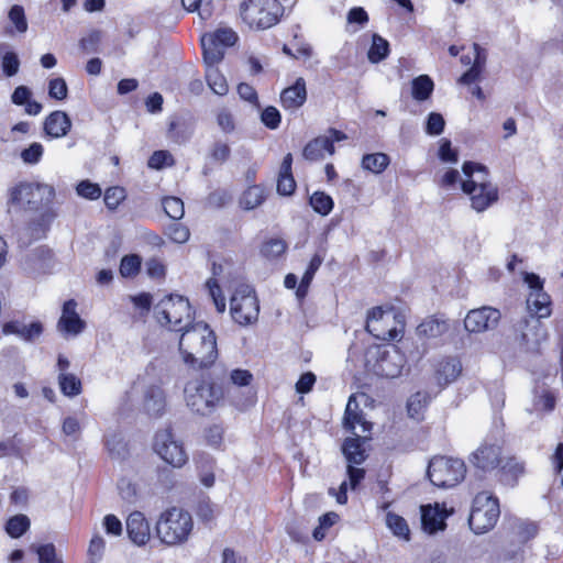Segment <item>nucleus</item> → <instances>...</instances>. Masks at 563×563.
I'll return each instance as SVG.
<instances>
[{"label":"nucleus","mask_w":563,"mask_h":563,"mask_svg":"<svg viewBox=\"0 0 563 563\" xmlns=\"http://www.w3.org/2000/svg\"><path fill=\"white\" fill-rule=\"evenodd\" d=\"M183 361L194 369L209 367L218 357L214 332L208 324L198 322L186 328L179 339Z\"/></svg>","instance_id":"f257e3e1"},{"label":"nucleus","mask_w":563,"mask_h":563,"mask_svg":"<svg viewBox=\"0 0 563 563\" xmlns=\"http://www.w3.org/2000/svg\"><path fill=\"white\" fill-rule=\"evenodd\" d=\"M194 527L195 522L190 512L180 507H170L159 515L155 531L163 544L177 547L188 542Z\"/></svg>","instance_id":"f03ea898"},{"label":"nucleus","mask_w":563,"mask_h":563,"mask_svg":"<svg viewBox=\"0 0 563 563\" xmlns=\"http://www.w3.org/2000/svg\"><path fill=\"white\" fill-rule=\"evenodd\" d=\"M222 398V386L206 379H194L185 387L186 405L201 416L211 413Z\"/></svg>","instance_id":"7ed1b4c3"},{"label":"nucleus","mask_w":563,"mask_h":563,"mask_svg":"<svg viewBox=\"0 0 563 563\" xmlns=\"http://www.w3.org/2000/svg\"><path fill=\"white\" fill-rule=\"evenodd\" d=\"M55 197L52 186L37 183H21L10 190L9 202L24 210L40 211L49 208Z\"/></svg>","instance_id":"20e7f679"},{"label":"nucleus","mask_w":563,"mask_h":563,"mask_svg":"<svg viewBox=\"0 0 563 563\" xmlns=\"http://www.w3.org/2000/svg\"><path fill=\"white\" fill-rule=\"evenodd\" d=\"M157 321L168 325L173 331H185L191 322L189 301L183 296L169 295L164 297L154 308Z\"/></svg>","instance_id":"39448f33"},{"label":"nucleus","mask_w":563,"mask_h":563,"mask_svg":"<svg viewBox=\"0 0 563 563\" xmlns=\"http://www.w3.org/2000/svg\"><path fill=\"white\" fill-rule=\"evenodd\" d=\"M278 0H246L240 5L243 21L252 29L266 30L274 26L282 15Z\"/></svg>","instance_id":"423d86ee"},{"label":"nucleus","mask_w":563,"mask_h":563,"mask_svg":"<svg viewBox=\"0 0 563 563\" xmlns=\"http://www.w3.org/2000/svg\"><path fill=\"white\" fill-rule=\"evenodd\" d=\"M500 516L498 499L486 492L478 493L468 518L470 528L477 534L493 529Z\"/></svg>","instance_id":"0eeeda50"},{"label":"nucleus","mask_w":563,"mask_h":563,"mask_svg":"<svg viewBox=\"0 0 563 563\" xmlns=\"http://www.w3.org/2000/svg\"><path fill=\"white\" fill-rule=\"evenodd\" d=\"M464 461L446 456H435L428 465V477L438 487L449 488L457 485L465 476Z\"/></svg>","instance_id":"6e6552de"},{"label":"nucleus","mask_w":563,"mask_h":563,"mask_svg":"<svg viewBox=\"0 0 563 563\" xmlns=\"http://www.w3.org/2000/svg\"><path fill=\"white\" fill-rule=\"evenodd\" d=\"M230 312L233 320L247 325L258 318L260 305L254 289L250 285L238 286L230 300Z\"/></svg>","instance_id":"1a4fd4ad"},{"label":"nucleus","mask_w":563,"mask_h":563,"mask_svg":"<svg viewBox=\"0 0 563 563\" xmlns=\"http://www.w3.org/2000/svg\"><path fill=\"white\" fill-rule=\"evenodd\" d=\"M153 450L164 462L175 468L183 467L188 461L183 442L175 438L170 428L156 432Z\"/></svg>","instance_id":"9d476101"},{"label":"nucleus","mask_w":563,"mask_h":563,"mask_svg":"<svg viewBox=\"0 0 563 563\" xmlns=\"http://www.w3.org/2000/svg\"><path fill=\"white\" fill-rule=\"evenodd\" d=\"M525 282L531 289L527 298V309L530 313L529 317H533L536 319L550 317L552 312L551 298L543 290V282L541 278L534 273H526Z\"/></svg>","instance_id":"9b49d317"},{"label":"nucleus","mask_w":563,"mask_h":563,"mask_svg":"<svg viewBox=\"0 0 563 563\" xmlns=\"http://www.w3.org/2000/svg\"><path fill=\"white\" fill-rule=\"evenodd\" d=\"M374 354L376 362L373 369L376 375L396 378L401 374L406 364V357L396 346H378L375 349Z\"/></svg>","instance_id":"f8f14e48"},{"label":"nucleus","mask_w":563,"mask_h":563,"mask_svg":"<svg viewBox=\"0 0 563 563\" xmlns=\"http://www.w3.org/2000/svg\"><path fill=\"white\" fill-rule=\"evenodd\" d=\"M394 320L395 314L391 311H384L380 307H375L368 312L366 330L379 340H396L402 331V325L400 329L387 327Z\"/></svg>","instance_id":"ddd939ff"},{"label":"nucleus","mask_w":563,"mask_h":563,"mask_svg":"<svg viewBox=\"0 0 563 563\" xmlns=\"http://www.w3.org/2000/svg\"><path fill=\"white\" fill-rule=\"evenodd\" d=\"M500 317L501 314L498 309L484 306L468 311L464 319V327L466 331L472 333L489 331L497 327Z\"/></svg>","instance_id":"4468645a"},{"label":"nucleus","mask_w":563,"mask_h":563,"mask_svg":"<svg viewBox=\"0 0 563 563\" xmlns=\"http://www.w3.org/2000/svg\"><path fill=\"white\" fill-rule=\"evenodd\" d=\"M540 320L525 317L515 325L516 331L520 333L521 342L530 350L537 349L548 339V331Z\"/></svg>","instance_id":"2eb2a0df"},{"label":"nucleus","mask_w":563,"mask_h":563,"mask_svg":"<svg viewBox=\"0 0 563 563\" xmlns=\"http://www.w3.org/2000/svg\"><path fill=\"white\" fill-rule=\"evenodd\" d=\"M462 190L468 195L471 200V207L476 212H483L490 206L496 203L499 198L498 187L496 185H484L482 186H461Z\"/></svg>","instance_id":"dca6fc26"},{"label":"nucleus","mask_w":563,"mask_h":563,"mask_svg":"<svg viewBox=\"0 0 563 563\" xmlns=\"http://www.w3.org/2000/svg\"><path fill=\"white\" fill-rule=\"evenodd\" d=\"M500 446L496 444H482L470 457L471 464L482 472L495 470L500 463Z\"/></svg>","instance_id":"f3484780"},{"label":"nucleus","mask_w":563,"mask_h":563,"mask_svg":"<svg viewBox=\"0 0 563 563\" xmlns=\"http://www.w3.org/2000/svg\"><path fill=\"white\" fill-rule=\"evenodd\" d=\"M512 540L518 543L516 550L507 552L509 559H521V545L533 539L538 533V526L522 519H515L510 522Z\"/></svg>","instance_id":"a211bd4d"},{"label":"nucleus","mask_w":563,"mask_h":563,"mask_svg":"<svg viewBox=\"0 0 563 563\" xmlns=\"http://www.w3.org/2000/svg\"><path fill=\"white\" fill-rule=\"evenodd\" d=\"M449 515L450 512L444 507L441 508L439 504L421 506V526L423 531L434 534L438 531L444 530L446 527L445 519Z\"/></svg>","instance_id":"6ab92c4d"},{"label":"nucleus","mask_w":563,"mask_h":563,"mask_svg":"<svg viewBox=\"0 0 563 563\" xmlns=\"http://www.w3.org/2000/svg\"><path fill=\"white\" fill-rule=\"evenodd\" d=\"M55 218L56 213L51 207L40 210L38 214L31 219L25 227L24 231L29 239L23 243L29 244L44 238Z\"/></svg>","instance_id":"aec40b11"},{"label":"nucleus","mask_w":563,"mask_h":563,"mask_svg":"<svg viewBox=\"0 0 563 563\" xmlns=\"http://www.w3.org/2000/svg\"><path fill=\"white\" fill-rule=\"evenodd\" d=\"M126 531L136 545H145L151 538L150 523L141 511H133L126 518Z\"/></svg>","instance_id":"412c9836"},{"label":"nucleus","mask_w":563,"mask_h":563,"mask_svg":"<svg viewBox=\"0 0 563 563\" xmlns=\"http://www.w3.org/2000/svg\"><path fill=\"white\" fill-rule=\"evenodd\" d=\"M307 100L306 81L299 77L295 84L285 88L280 93V102L286 110H297Z\"/></svg>","instance_id":"4be33fe9"},{"label":"nucleus","mask_w":563,"mask_h":563,"mask_svg":"<svg viewBox=\"0 0 563 563\" xmlns=\"http://www.w3.org/2000/svg\"><path fill=\"white\" fill-rule=\"evenodd\" d=\"M71 128V121L66 112L53 111L44 121V132L52 139L65 136Z\"/></svg>","instance_id":"5701e85b"},{"label":"nucleus","mask_w":563,"mask_h":563,"mask_svg":"<svg viewBox=\"0 0 563 563\" xmlns=\"http://www.w3.org/2000/svg\"><path fill=\"white\" fill-rule=\"evenodd\" d=\"M166 407L165 393L158 385H150L144 390L143 408L152 417L161 416Z\"/></svg>","instance_id":"b1692460"},{"label":"nucleus","mask_w":563,"mask_h":563,"mask_svg":"<svg viewBox=\"0 0 563 563\" xmlns=\"http://www.w3.org/2000/svg\"><path fill=\"white\" fill-rule=\"evenodd\" d=\"M461 362L455 357H448L440 361L435 368V379L440 386H446L454 382L461 374Z\"/></svg>","instance_id":"393cba45"},{"label":"nucleus","mask_w":563,"mask_h":563,"mask_svg":"<svg viewBox=\"0 0 563 563\" xmlns=\"http://www.w3.org/2000/svg\"><path fill=\"white\" fill-rule=\"evenodd\" d=\"M462 170L464 175L466 176V179L461 183V186H482L484 185H494L488 179V170L487 168L477 163L473 162H465L463 164Z\"/></svg>","instance_id":"a878e982"},{"label":"nucleus","mask_w":563,"mask_h":563,"mask_svg":"<svg viewBox=\"0 0 563 563\" xmlns=\"http://www.w3.org/2000/svg\"><path fill=\"white\" fill-rule=\"evenodd\" d=\"M334 154V145L327 136H318L310 141L303 148L302 155L306 159L316 162L324 157V154Z\"/></svg>","instance_id":"bb28decb"},{"label":"nucleus","mask_w":563,"mask_h":563,"mask_svg":"<svg viewBox=\"0 0 563 563\" xmlns=\"http://www.w3.org/2000/svg\"><path fill=\"white\" fill-rule=\"evenodd\" d=\"M473 49H474V54H475L474 63H473L472 67L466 73H464L460 78V82H462L464 85H470V84L478 80L481 77V74L483 73L485 65H486V60H487L486 49L481 47L477 43H474Z\"/></svg>","instance_id":"cd10ccee"},{"label":"nucleus","mask_w":563,"mask_h":563,"mask_svg":"<svg viewBox=\"0 0 563 563\" xmlns=\"http://www.w3.org/2000/svg\"><path fill=\"white\" fill-rule=\"evenodd\" d=\"M363 442L364 440L361 437L345 439L342 445V453L347 464L361 465L366 460Z\"/></svg>","instance_id":"c85d7f7f"},{"label":"nucleus","mask_w":563,"mask_h":563,"mask_svg":"<svg viewBox=\"0 0 563 563\" xmlns=\"http://www.w3.org/2000/svg\"><path fill=\"white\" fill-rule=\"evenodd\" d=\"M43 331V327L40 322H32L25 324L19 321H12L3 327L4 333L16 334L25 341H32L40 336Z\"/></svg>","instance_id":"c756f323"},{"label":"nucleus","mask_w":563,"mask_h":563,"mask_svg":"<svg viewBox=\"0 0 563 563\" xmlns=\"http://www.w3.org/2000/svg\"><path fill=\"white\" fill-rule=\"evenodd\" d=\"M203 60L207 67L216 66L223 59L224 48L207 34L201 37Z\"/></svg>","instance_id":"7c9ffc66"},{"label":"nucleus","mask_w":563,"mask_h":563,"mask_svg":"<svg viewBox=\"0 0 563 563\" xmlns=\"http://www.w3.org/2000/svg\"><path fill=\"white\" fill-rule=\"evenodd\" d=\"M265 190L258 185L250 186L240 198V206L244 210H253L265 200Z\"/></svg>","instance_id":"2f4dec72"},{"label":"nucleus","mask_w":563,"mask_h":563,"mask_svg":"<svg viewBox=\"0 0 563 563\" xmlns=\"http://www.w3.org/2000/svg\"><path fill=\"white\" fill-rule=\"evenodd\" d=\"M501 482L514 486L518 478L525 473V464L515 457L507 460L501 466Z\"/></svg>","instance_id":"473e14b6"},{"label":"nucleus","mask_w":563,"mask_h":563,"mask_svg":"<svg viewBox=\"0 0 563 563\" xmlns=\"http://www.w3.org/2000/svg\"><path fill=\"white\" fill-rule=\"evenodd\" d=\"M386 525L394 533V536L402 539L405 541L410 540V529L405 518L395 514L387 512L386 515Z\"/></svg>","instance_id":"72a5a7b5"},{"label":"nucleus","mask_w":563,"mask_h":563,"mask_svg":"<svg viewBox=\"0 0 563 563\" xmlns=\"http://www.w3.org/2000/svg\"><path fill=\"white\" fill-rule=\"evenodd\" d=\"M434 88L432 79L428 75H420L412 80V97L417 101L427 100Z\"/></svg>","instance_id":"f704fd0d"},{"label":"nucleus","mask_w":563,"mask_h":563,"mask_svg":"<svg viewBox=\"0 0 563 563\" xmlns=\"http://www.w3.org/2000/svg\"><path fill=\"white\" fill-rule=\"evenodd\" d=\"M389 163L390 161L387 154L373 153L363 156L362 167L372 173L380 174L387 168Z\"/></svg>","instance_id":"c9c22d12"},{"label":"nucleus","mask_w":563,"mask_h":563,"mask_svg":"<svg viewBox=\"0 0 563 563\" xmlns=\"http://www.w3.org/2000/svg\"><path fill=\"white\" fill-rule=\"evenodd\" d=\"M389 54V44L378 34H373V42L368 49L367 57L373 64H377L385 59Z\"/></svg>","instance_id":"e433bc0d"},{"label":"nucleus","mask_w":563,"mask_h":563,"mask_svg":"<svg viewBox=\"0 0 563 563\" xmlns=\"http://www.w3.org/2000/svg\"><path fill=\"white\" fill-rule=\"evenodd\" d=\"M417 330L428 338H438L449 330V324L444 320L430 318L420 323Z\"/></svg>","instance_id":"4c0bfd02"},{"label":"nucleus","mask_w":563,"mask_h":563,"mask_svg":"<svg viewBox=\"0 0 563 563\" xmlns=\"http://www.w3.org/2000/svg\"><path fill=\"white\" fill-rule=\"evenodd\" d=\"M58 385L60 391L68 397H75L81 393L80 379L70 373L58 374Z\"/></svg>","instance_id":"58836bf2"},{"label":"nucleus","mask_w":563,"mask_h":563,"mask_svg":"<svg viewBox=\"0 0 563 563\" xmlns=\"http://www.w3.org/2000/svg\"><path fill=\"white\" fill-rule=\"evenodd\" d=\"M430 400H431V397L428 393L417 391L408 399V402H407L408 415L411 418L419 419L422 410L428 406Z\"/></svg>","instance_id":"ea45409f"},{"label":"nucleus","mask_w":563,"mask_h":563,"mask_svg":"<svg viewBox=\"0 0 563 563\" xmlns=\"http://www.w3.org/2000/svg\"><path fill=\"white\" fill-rule=\"evenodd\" d=\"M30 525L27 516L15 515L8 520L5 531L11 538H20L30 529Z\"/></svg>","instance_id":"a19ab883"},{"label":"nucleus","mask_w":563,"mask_h":563,"mask_svg":"<svg viewBox=\"0 0 563 563\" xmlns=\"http://www.w3.org/2000/svg\"><path fill=\"white\" fill-rule=\"evenodd\" d=\"M206 79L212 91L219 96H224L228 92V84L222 74L214 67H207Z\"/></svg>","instance_id":"79ce46f5"},{"label":"nucleus","mask_w":563,"mask_h":563,"mask_svg":"<svg viewBox=\"0 0 563 563\" xmlns=\"http://www.w3.org/2000/svg\"><path fill=\"white\" fill-rule=\"evenodd\" d=\"M288 245L282 239H271L266 241L261 247V254L269 260L274 261L285 254Z\"/></svg>","instance_id":"37998d69"},{"label":"nucleus","mask_w":563,"mask_h":563,"mask_svg":"<svg viewBox=\"0 0 563 563\" xmlns=\"http://www.w3.org/2000/svg\"><path fill=\"white\" fill-rule=\"evenodd\" d=\"M57 328L59 331L66 334L78 335L85 329V321L81 320L79 314L60 317L57 323Z\"/></svg>","instance_id":"c03bdc74"},{"label":"nucleus","mask_w":563,"mask_h":563,"mask_svg":"<svg viewBox=\"0 0 563 563\" xmlns=\"http://www.w3.org/2000/svg\"><path fill=\"white\" fill-rule=\"evenodd\" d=\"M363 423V417L358 410V405L353 400V397H350L344 415V427L346 430L354 433L356 424Z\"/></svg>","instance_id":"a18cd8bd"},{"label":"nucleus","mask_w":563,"mask_h":563,"mask_svg":"<svg viewBox=\"0 0 563 563\" xmlns=\"http://www.w3.org/2000/svg\"><path fill=\"white\" fill-rule=\"evenodd\" d=\"M106 446L114 457H124L126 454V443L120 433L113 432L106 435Z\"/></svg>","instance_id":"49530a36"},{"label":"nucleus","mask_w":563,"mask_h":563,"mask_svg":"<svg viewBox=\"0 0 563 563\" xmlns=\"http://www.w3.org/2000/svg\"><path fill=\"white\" fill-rule=\"evenodd\" d=\"M533 407L536 411H552L555 407V395L545 388L540 391L537 390L534 394Z\"/></svg>","instance_id":"de8ad7c7"},{"label":"nucleus","mask_w":563,"mask_h":563,"mask_svg":"<svg viewBox=\"0 0 563 563\" xmlns=\"http://www.w3.org/2000/svg\"><path fill=\"white\" fill-rule=\"evenodd\" d=\"M310 205L313 210L322 216H327L333 209V200L324 192H314L310 197Z\"/></svg>","instance_id":"09e8293b"},{"label":"nucleus","mask_w":563,"mask_h":563,"mask_svg":"<svg viewBox=\"0 0 563 563\" xmlns=\"http://www.w3.org/2000/svg\"><path fill=\"white\" fill-rule=\"evenodd\" d=\"M163 208L166 214L173 220H179L184 217V202L177 197H166L163 199Z\"/></svg>","instance_id":"8fccbe9b"},{"label":"nucleus","mask_w":563,"mask_h":563,"mask_svg":"<svg viewBox=\"0 0 563 563\" xmlns=\"http://www.w3.org/2000/svg\"><path fill=\"white\" fill-rule=\"evenodd\" d=\"M190 131L184 123H179L175 120L169 122L167 130V136L175 143L181 144L189 140Z\"/></svg>","instance_id":"3c124183"},{"label":"nucleus","mask_w":563,"mask_h":563,"mask_svg":"<svg viewBox=\"0 0 563 563\" xmlns=\"http://www.w3.org/2000/svg\"><path fill=\"white\" fill-rule=\"evenodd\" d=\"M141 268V257L139 255L132 254L126 255L121 260L120 264V274L123 277H133L135 276Z\"/></svg>","instance_id":"603ef678"},{"label":"nucleus","mask_w":563,"mask_h":563,"mask_svg":"<svg viewBox=\"0 0 563 563\" xmlns=\"http://www.w3.org/2000/svg\"><path fill=\"white\" fill-rule=\"evenodd\" d=\"M207 35L214 40L216 43L221 44L224 49L234 45L238 40L236 33L232 29L228 27L218 29L216 32Z\"/></svg>","instance_id":"864d4df0"},{"label":"nucleus","mask_w":563,"mask_h":563,"mask_svg":"<svg viewBox=\"0 0 563 563\" xmlns=\"http://www.w3.org/2000/svg\"><path fill=\"white\" fill-rule=\"evenodd\" d=\"M43 153V145L38 142H33L29 147L21 152L20 156L23 163L27 165H35L42 159Z\"/></svg>","instance_id":"5fc2aeb1"},{"label":"nucleus","mask_w":563,"mask_h":563,"mask_svg":"<svg viewBox=\"0 0 563 563\" xmlns=\"http://www.w3.org/2000/svg\"><path fill=\"white\" fill-rule=\"evenodd\" d=\"M230 154V146L222 141H217L210 148L209 157L216 164H223L229 159Z\"/></svg>","instance_id":"6e6d98bb"},{"label":"nucleus","mask_w":563,"mask_h":563,"mask_svg":"<svg viewBox=\"0 0 563 563\" xmlns=\"http://www.w3.org/2000/svg\"><path fill=\"white\" fill-rule=\"evenodd\" d=\"M125 199V190L122 187H110L104 192V203L110 210H115L118 206Z\"/></svg>","instance_id":"4d7b16f0"},{"label":"nucleus","mask_w":563,"mask_h":563,"mask_svg":"<svg viewBox=\"0 0 563 563\" xmlns=\"http://www.w3.org/2000/svg\"><path fill=\"white\" fill-rule=\"evenodd\" d=\"M40 563H63L57 556L56 548L53 543L42 544L35 548Z\"/></svg>","instance_id":"13d9d810"},{"label":"nucleus","mask_w":563,"mask_h":563,"mask_svg":"<svg viewBox=\"0 0 563 563\" xmlns=\"http://www.w3.org/2000/svg\"><path fill=\"white\" fill-rule=\"evenodd\" d=\"M101 31L93 30L87 36L80 40L79 46L85 53H97L99 51V44L101 42Z\"/></svg>","instance_id":"bf43d9fd"},{"label":"nucleus","mask_w":563,"mask_h":563,"mask_svg":"<svg viewBox=\"0 0 563 563\" xmlns=\"http://www.w3.org/2000/svg\"><path fill=\"white\" fill-rule=\"evenodd\" d=\"M261 121L266 128L276 130L282 121L280 112L277 108L268 106L262 111Z\"/></svg>","instance_id":"052dcab7"},{"label":"nucleus","mask_w":563,"mask_h":563,"mask_svg":"<svg viewBox=\"0 0 563 563\" xmlns=\"http://www.w3.org/2000/svg\"><path fill=\"white\" fill-rule=\"evenodd\" d=\"M68 88L66 81L58 77L48 82V96L55 100H64L67 97Z\"/></svg>","instance_id":"680f3d73"},{"label":"nucleus","mask_w":563,"mask_h":563,"mask_svg":"<svg viewBox=\"0 0 563 563\" xmlns=\"http://www.w3.org/2000/svg\"><path fill=\"white\" fill-rule=\"evenodd\" d=\"M9 19L14 24L15 29L20 33H24L27 30V22L24 13V9L21 5H13L9 11Z\"/></svg>","instance_id":"e2e57ef3"},{"label":"nucleus","mask_w":563,"mask_h":563,"mask_svg":"<svg viewBox=\"0 0 563 563\" xmlns=\"http://www.w3.org/2000/svg\"><path fill=\"white\" fill-rule=\"evenodd\" d=\"M77 194L84 198L95 200L101 196V188L99 185L90 183L89 180H82L78 184Z\"/></svg>","instance_id":"0e129e2a"},{"label":"nucleus","mask_w":563,"mask_h":563,"mask_svg":"<svg viewBox=\"0 0 563 563\" xmlns=\"http://www.w3.org/2000/svg\"><path fill=\"white\" fill-rule=\"evenodd\" d=\"M118 489H119V494H120L121 498L124 501L132 504L136 500V495H137L136 486L133 483H131L129 479L121 478L118 482Z\"/></svg>","instance_id":"69168bd1"},{"label":"nucleus","mask_w":563,"mask_h":563,"mask_svg":"<svg viewBox=\"0 0 563 563\" xmlns=\"http://www.w3.org/2000/svg\"><path fill=\"white\" fill-rule=\"evenodd\" d=\"M445 121L442 114L438 112H431L428 115L426 132L430 135H439L443 132Z\"/></svg>","instance_id":"338daca9"},{"label":"nucleus","mask_w":563,"mask_h":563,"mask_svg":"<svg viewBox=\"0 0 563 563\" xmlns=\"http://www.w3.org/2000/svg\"><path fill=\"white\" fill-rule=\"evenodd\" d=\"M106 542L102 537L95 536L88 548V556L91 563H96L101 560Z\"/></svg>","instance_id":"774afa93"}]
</instances>
